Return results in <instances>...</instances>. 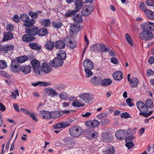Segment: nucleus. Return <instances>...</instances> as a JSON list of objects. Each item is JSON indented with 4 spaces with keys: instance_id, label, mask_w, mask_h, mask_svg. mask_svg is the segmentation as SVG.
Returning <instances> with one entry per match:
<instances>
[{
    "instance_id": "f03ea898",
    "label": "nucleus",
    "mask_w": 154,
    "mask_h": 154,
    "mask_svg": "<svg viewBox=\"0 0 154 154\" xmlns=\"http://www.w3.org/2000/svg\"><path fill=\"white\" fill-rule=\"evenodd\" d=\"M20 18L23 22V25L25 27H29L33 25L35 23V20L33 19H30L28 15L26 14H22L20 15Z\"/></svg>"
},
{
    "instance_id": "69168bd1",
    "label": "nucleus",
    "mask_w": 154,
    "mask_h": 154,
    "mask_svg": "<svg viewBox=\"0 0 154 154\" xmlns=\"http://www.w3.org/2000/svg\"><path fill=\"white\" fill-rule=\"evenodd\" d=\"M12 19L16 23H18L20 21L19 16L17 15H14L12 17Z\"/></svg>"
},
{
    "instance_id": "052dcab7",
    "label": "nucleus",
    "mask_w": 154,
    "mask_h": 154,
    "mask_svg": "<svg viewBox=\"0 0 154 154\" xmlns=\"http://www.w3.org/2000/svg\"><path fill=\"white\" fill-rule=\"evenodd\" d=\"M132 100L130 98H128L126 100V102L128 105L131 107L134 105V104L132 102Z\"/></svg>"
},
{
    "instance_id": "338daca9",
    "label": "nucleus",
    "mask_w": 154,
    "mask_h": 154,
    "mask_svg": "<svg viewBox=\"0 0 154 154\" xmlns=\"http://www.w3.org/2000/svg\"><path fill=\"white\" fill-rule=\"evenodd\" d=\"M61 123L62 128H66L67 126L70 125V124L66 122H61Z\"/></svg>"
},
{
    "instance_id": "37998d69",
    "label": "nucleus",
    "mask_w": 154,
    "mask_h": 154,
    "mask_svg": "<svg viewBox=\"0 0 154 154\" xmlns=\"http://www.w3.org/2000/svg\"><path fill=\"white\" fill-rule=\"evenodd\" d=\"M146 106V107L151 108L153 107V102L150 99H148L146 100L145 102Z\"/></svg>"
},
{
    "instance_id": "6ab92c4d",
    "label": "nucleus",
    "mask_w": 154,
    "mask_h": 154,
    "mask_svg": "<svg viewBox=\"0 0 154 154\" xmlns=\"http://www.w3.org/2000/svg\"><path fill=\"white\" fill-rule=\"evenodd\" d=\"M101 80L102 78L101 77L94 76L91 78L90 82L91 83L93 84L97 85L100 84Z\"/></svg>"
},
{
    "instance_id": "1a4fd4ad",
    "label": "nucleus",
    "mask_w": 154,
    "mask_h": 154,
    "mask_svg": "<svg viewBox=\"0 0 154 154\" xmlns=\"http://www.w3.org/2000/svg\"><path fill=\"white\" fill-rule=\"evenodd\" d=\"M80 29L79 25L75 23L72 24L70 26L69 34L71 36L75 35L79 32Z\"/></svg>"
},
{
    "instance_id": "3c124183",
    "label": "nucleus",
    "mask_w": 154,
    "mask_h": 154,
    "mask_svg": "<svg viewBox=\"0 0 154 154\" xmlns=\"http://www.w3.org/2000/svg\"><path fill=\"white\" fill-rule=\"evenodd\" d=\"M122 118H128L130 117V115L127 112L122 113L120 115Z\"/></svg>"
},
{
    "instance_id": "20e7f679",
    "label": "nucleus",
    "mask_w": 154,
    "mask_h": 154,
    "mask_svg": "<svg viewBox=\"0 0 154 154\" xmlns=\"http://www.w3.org/2000/svg\"><path fill=\"white\" fill-rule=\"evenodd\" d=\"M32 69L35 73L37 75L42 74V71L41 69L40 64L39 61L36 59H33L31 61Z\"/></svg>"
},
{
    "instance_id": "680f3d73",
    "label": "nucleus",
    "mask_w": 154,
    "mask_h": 154,
    "mask_svg": "<svg viewBox=\"0 0 154 154\" xmlns=\"http://www.w3.org/2000/svg\"><path fill=\"white\" fill-rule=\"evenodd\" d=\"M126 146L127 147L128 149H131L134 146V144L131 142H128L126 143L125 144Z\"/></svg>"
},
{
    "instance_id": "864d4df0",
    "label": "nucleus",
    "mask_w": 154,
    "mask_h": 154,
    "mask_svg": "<svg viewBox=\"0 0 154 154\" xmlns=\"http://www.w3.org/2000/svg\"><path fill=\"white\" fill-rule=\"evenodd\" d=\"M146 3L148 6L154 7V2L153 0H146Z\"/></svg>"
},
{
    "instance_id": "a878e982",
    "label": "nucleus",
    "mask_w": 154,
    "mask_h": 154,
    "mask_svg": "<svg viewBox=\"0 0 154 154\" xmlns=\"http://www.w3.org/2000/svg\"><path fill=\"white\" fill-rule=\"evenodd\" d=\"M51 118H57L63 115V112L62 111H53L51 112Z\"/></svg>"
},
{
    "instance_id": "e433bc0d",
    "label": "nucleus",
    "mask_w": 154,
    "mask_h": 154,
    "mask_svg": "<svg viewBox=\"0 0 154 154\" xmlns=\"http://www.w3.org/2000/svg\"><path fill=\"white\" fill-rule=\"evenodd\" d=\"M50 23L49 19H42L41 20L42 25L45 27H48L49 26H50Z\"/></svg>"
},
{
    "instance_id": "ea45409f",
    "label": "nucleus",
    "mask_w": 154,
    "mask_h": 154,
    "mask_svg": "<svg viewBox=\"0 0 154 154\" xmlns=\"http://www.w3.org/2000/svg\"><path fill=\"white\" fill-rule=\"evenodd\" d=\"M112 140V138L109 136V135L107 134H104L103 136V140L104 142L106 143L110 142Z\"/></svg>"
},
{
    "instance_id": "ddd939ff",
    "label": "nucleus",
    "mask_w": 154,
    "mask_h": 154,
    "mask_svg": "<svg viewBox=\"0 0 154 154\" xmlns=\"http://www.w3.org/2000/svg\"><path fill=\"white\" fill-rule=\"evenodd\" d=\"M40 117L43 119H51V112L45 110L40 111L39 114Z\"/></svg>"
},
{
    "instance_id": "f3484780",
    "label": "nucleus",
    "mask_w": 154,
    "mask_h": 154,
    "mask_svg": "<svg viewBox=\"0 0 154 154\" xmlns=\"http://www.w3.org/2000/svg\"><path fill=\"white\" fill-rule=\"evenodd\" d=\"M137 106L139 110L141 112H143L146 110V108L147 107L145 103L141 101H139L137 102Z\"/></svg>"
},
{
    "instance_id": "49530a36",
    "label": "nucleus",
    "mask_w": 154,
    "mask_h": 154,
    "mask_svg": "<svg viewBox=\"0 0 154 154\" xmlns=\"http://www.w3.org/2000/svg\"><path fill=\"white\" fill-rule=\"evenodd\" d=\"M92 69H85L84 71L86 73V77L87 78H89L93 75V72L91 70Z\"/></svg>"
},
{
    "instance_id": "e2e57ef3",
    "label": "nucleus",
    "mask_w": 154,
    "mask_h": 154,
    "mask_svg": "<svg viewBox=\"0 0 154 154\" xmlns=\"http://www.w3.org/2000/svg\"><path fill=\"white\" fill-rule=\"evenodd\" d=\"M6 45L8 51H13L14 49V46L12 44Z\"/></svg>"
},
{
    "instance_id": "a211bd4d",
    "label": "nucleus",
    "mask_w": 154,
    "mask_h": 154,
    "mask_svg": "<svg viewBox=\"0 0 154 154\" xmlns=\"http://www.w3.org/2000/svg\"><path fill=\"white\" fill-rule=\"evenodd\" d=\"M83 65L85 69H92L94 67V64L92 62L88 59H86L84 60Z\"/></svg>"
},
{
    "instance_id": "774afa93",
    "label": "nucleus",
    "mask_w": 154,
    "mask_h": 154,
    "mask_svg": "<svg viewBox=\"0 0 154 154\" xmlns=\"http://www.w3.org/2000/svg\"><path fill=\"white\" fill-rule=\"evenodd\" d=\"M0 51H5L7 52L8 51L6 45H0Z\"/></svg>"
},
{
    "instance_id": "bb28decb",
    "label": "nucleus",
    "mask_w": 154,
    "mask_h": 154,
    "mask_svg": "<svg viewBox=\"0 0 154 154\" xmlns=\"http://www.w3.org/2000/svg\"><path fill=\"white\" fill-rule=\"evenodd\" d=\"M14 38L13 33L10 32H8L5 33L4 34V37L2 40V41H6L8 40L12 39Z\"/></svg>"
},
{
    "instance_id": "b1692460",
    "label": "nucleus",
    "mask_w": 154,
    "mask_h": 154,
    "mask_svg": "<svg viewBox=\"0 0 154 154\" xmlns=\"http://www.w3.org/2000/svg\"><path fill=\"white\" fill-rule=\"evenodd\" d=\"M103 154H114L115 150L114 147L112 146H106L105 150L103 152Z\"/></svg>"
},
{
    "instance_id": "58836bf2",
    "label": "nucleus",
    "mask_w": 154,
    "mask_h": 154,
    "mask_svg": "<svg viewBox=\"0 0 154 154\" xmlns=\"http://www.w3.org/2000/svg\"><path fill=\"white\" fill-rule=\"evenodd\" d=\"M20 67L16 65H11L10 66V70L11 71L13 72H17L20 71Z\"/></svg>"
},
{
    "instance_id": "c756f323",
    "label": "nucleus",
    "mask_w": 154,
    "mask_h": 154,
    "mask_svg": "<svg viewBox=\"0 0 154 154\" xmlns=\"http://www.w3.org/2000/svg\"><path fill=\"white\" fill-rule=\"evenodd\" d=\"M130 82V85L132 88L136 87L139 82L138 80L135 77L132 78Z\"/></svg>"
},
{
    "instance_id": "4468645a",
    "label": "nucleus",
    "mask_w": 154,
    "mask_h": 154,
    "mask_svg": "<svg viewBox=\"0 0 154 154\" xmlns=\"http://www.w3.org/2000/svg\"><path fill=\"white\" fill-rule=\"evenodd\" d=\"M55 44L51 40H48L46 42L44 45L45 48L48 51L52 50L55 46Z\"/></svg>"
},
{
    "instance_id": "4d7b16f0",
    "label": "nucleus",
    "mask_w": 154,
    "mask_h": 154,
    "mask_svg": "<svg viewBox=\"0 0 154 154\" xmlns=\"http://www.w3.org/2000/svg\"><path fill=\"white\" fill-rule=\"evenodd\" d=\"M60 97L62 99H65L68 97L67 94L65 93L62 92L59 94Z\"/></svg>"
},
{
    "instance_id": "473e14b6",
    "label": "nucleus",
    "mask_w": 154,
    "mask_h": 154,
    "mask_svg": "<svg viewBox=\"0 0 154 154\" xmlns=\"http://www.w3.org/2000/svg\"><path fill=\"white\" fill-rule=\"evenodd\" d=\"M73 20L75 22L78 23H81L83 21L82 16L80 14H77L74 16L73 18Z\"/></svg>"
},
{
    "instance_id": "cd10ccee",
    "label": "nucleus",
    "mask_w": 154,
    "mask_h": 154,
    "mask_svg": "<svg viewBox=\"0 0 154 154\" xmlns=\"http://www.w3.org/2000/svg\"><path fill=\"white\" fill-rule=\"evenodd\" d=\"M48 30L45 28H42L38 31V35L39 36H43L48 34Z\"/></svg>"
},
{
    "instance_id": "72a5a7b5",
    "label": "nucleus",
    "mask_w": 154,
    "mask_h": 154,
    "mask_svg": "<svg viewBox=\"0 0 154 154\" xmlns=\"http://www.w3.org/2000/svg\"><path fill=\"white\" fill-rule=\"evenodd\" d=\"M85 104L82 102L81 100H75L73 103L72 105L74 107H80L83 106Z\"/></svg>"
},
{
    "instance_id": "2f4dec72",
    "label": "nucleus",
    "mask_w": 154,
    "mask_h": 154,
    "mask_svg": "<svg viewBox=\"0 0 154 154\" xmlns=\"http://www.w3.org/2000/svg\"><path fill=\"white\" fill-rule=\"evenodd\" d=\"M145 14L147 17L149 19L154 20V12L149 10L145 11Z\"/></svg>"
},
{
    "instance_id": "603ef678",
    "label": "nucleus",
    "mask_w": 154,
    "mask_h": 154,
    "mask_svg": "<svg viewBox=\"0 0 154 154\" xmlns=\"http://www.w3.org/2000/svg\"><path fill=\"white\" fill-rule=\"evenodd\" d=\"M56 59V58H55L53 60L50 61V65L53 67H57Z\"/></svg>"
},
{
    "instance_id": "393cba45",
    "label": "nucleus",
    "mask_w": 154,
    "mask_h": 154,
    "mask_svg": "<svg viewBox=\"0 0 154 154\" xmlns=\"http://www.w3.org/2000/svg\"><path fill=\"white\" fill-rule=\"evenodd\" d=\"M114 79L116 81H120L123 78V74L120 71L116 72L112 75Z\"/></svg>"
},
{
    "instance_id": "5fc2aeb1",
    "label": "nucleus",
    "mask_w": 154,
    "mask_h": 154,
    "mask_svg": "<svg viewBox=\"0 0 154 154\" xmlns=\"http://www.w3.org/2000/svg\"><path fill=\"white\" fill-rule=\"evenodd\" d=\"M7 30L8 32L12 31L14 28V26L11 24H8L6 26Z\"/></svg>"
},
{
    "instance_id": "5701e85b",
    "label": "nucleus",
    "mask_w": 154,
    "mask_h": 154,
    "mask_svg": "<svg viewBox=\"0 0 154 154\" xmlns=\"http://www.w3.org/2000/svg\"><path fill=\"white\" fill-rule=\"evenodd\" d=\"M63 41L60 40L56 42L55 47L56 49H61L65 48L66 44Z\"/></svg>"
},
{
    "instance_id": "f8f14e48",
    "label": "nucleus",
    "mask_w": 154,
    "mask_h": 154,
    "mask_svg": "<svg viewBox=\"0 0 154 154\" xmlns=\"http://www.w3.org/2000/svg\"><path fill=\"white\" fill-rule=\"evenodd\" d=\"M41 69L45 74L49 73L51 70V68L48 64V63L45 62L42 64Z\"/></svg>"
},
{
    "instance_id": "c9c22d12",
    "label": "nucleus",
    "mask_w": 154,
    "mask_h": 154,
    "mask_svg": "<svg viewBox=\"0 0 154 154\" xmlns=\"http://www.w3.org/2000/svg\"><path fill=\"white\" fill-rule=\"evenodd\" d=\"M57 57L60 59L64 60L66 58V54L65 52L63 50L59 51L57 54Z\"/></svg>"
},
{
    "instance_id": "0e129e2a",
    "label": "nucleus",
    "mask_w": 154,
    "mask_h": 154,
    "mask_svg": "<svg viewBox=\"0 0 154 154\" xmlns=\"http://www.w3.org/2000/svg\"><path fill=\"white\" fill-rule=\"evenodd\" d=\"M139 8L142 11H144L145 12V11L146 10V7L144 3H140L139 5Z\"/></svg>"
},
{
    "instance_id": "c03bdc74",
    "label": "nucleus",
    "mask_w": 154,
    "mask_h": 154,
    "mask_svg": "<svg viewBox=\"0 0 154 154\" xmlns=\"http://www.w3.org/2000/svg\"><path fill=\"white\" fill-rule=\"evenodd\" d=\"M76 12L74 10L68 11L66 12L65 15L66 17H69L74 15Z\"/></svg>"
},
{
    "instance_id": "c85d7f7f",
    "label": "nucleus",
    "mask_w": 154,
    "mask_h": 154,
    "mask_svg": "<svg viewBox=\"0 0 154 154\" xmlns=\"http://www.w3.org/2000/svg\"><path fill=\"white\" fill-rule=\"evenodd\" d=\"M70 37H68L65 38L63 39L65 41H69V45L72 49L74 48L76 46V43L75 41H72L70 40Z\"/></svg>"
},
{
    "instance_id": "9d476101",
    "label": "nucleus",
    "mask_w": 154,
    "mask_h": 154,
    "mask_svg": "<svg viewBox=\"0 0 154 154\" xmlns=\"http://www.w3.org/2000/svg\"><path fill=\"white\" fill-rule=\"evenodd\" d=\"M85 134L89 139H93L96 138L97 136V133L93 129H88L86 130Z\"/></svg>"
},
{
    "instance_id": "7c9ffc66",
    "label": "nucleus",
    "mask_w": 154,
    "mask_h": 154,
    "mask_svg": "<svg viewBox=\"0 0 154 154\" xmlns=\"http://www.w3.org/2000/svg\"><path fill=\"white\" fill-rule=\"evenodd\" d=\"M112 81L109 79L106 78L102 80L101 84L103 86H108L112 83Z\"/></svg>"
},
{
    "instance_id": "de8ad7c7",
    "label": "nucleus",
    "mask_w": 154,
    "mask_h": 154,
    "mask_svg": "<svg viewBox=\"0 0 154 154\" xmlns=\"http://www.w3.org/2000/svg\"><path fill=\"white\" fill-rule=\"evenodd\" d=\"M7 67V63L5 60H0V69H4Z\"/></svg>"
},
{
    "instance_id": "79ce46f5",
    "label": "nucleus",
    "mask_w": 154,
    "mask_h": 154,
    "mask_svg": "<svg viewBox=\"0 0 154 154\" xmlns=\"http://www.w3.org/2000/svg\"><path fill=\"white\" fill-rule=\"evenodd\" d=\"M125 38L128 43L131 46L133 45V42L132 39L130 35L128 33L125 34Z\"/></svg>"
},
{
    "instance_id": "6e6d98bb",
    "label": "nucleus",
    "mask_w": 154,
    "mask_h": 154,
    "mask_svg": "<svg viewBox=\"0 0 154 154\" xmlns=\"http://www.w3.org/2000/svg\"><path fill=\"white\" fill-rule=\"evenodd\" d=\"M110 122V120L108 119H105L102 120L100 122L101 125H106L109 123Z\"/></svg>"
},
{
    "instance_id": "9b49d317",
    "label": "nucleus",
    "mask_w": 154,
    "mask_h": 154,
    "mask_svg": "<svg viewBox=\"0 0 154 154\" xmlns=\"http://www.w3.org/2000/svg\"><path fill=\"white\" fill-rule=\"evenodd\" d=\"M115 136L117 139L119 140L124 139L127 137L125 131L123 130H120L116 132Z\"/></svg>"
},
{
    "instance_id": "dca6fc26",
    "label": "nucleus",
    "mask_w": 154,
    "mask_h": 154,
    "mask_svg": "<svg viewBox=\"0 0 154 154\" xmlns=\"http://www.w3.org/2000/svg\"><path fill=\"white\" fill-rule=\"evenodd\" d=\"M31 67L30 65H22L20 68V70L25 74L30 72Z\"/></svg>"
},
{
    "instance_id": "412c9836",
    "label": "nucleus",
    "mask_w": 154,
    "mask_h": 154,
    "mask_svg": "<svg viewBox=\"0 0 154 154\" xmlns=\"http://www.w3.org/2000/svg\"><path fill=\"white\" fill-rule=\"evenodd\" d=\"M45 91L48 95L51 97L57 96L58 94L55 90L52 88H48L45 89Z\"/></svg>"
},
{
    "instance_id": "bf43d9fd",
    "label": "nucleus",
    "mask_w": 154,
    "mask_h": 154,
    "mask_svg": "<svg viewBox=\"0 0 154 154\" xmlns=\"http://www.w3.org/2000/svg\"><path fill=\"white\" fill-rule=\"evenodd\" d=\"M29 15L33 19H36L37 18L38 16L35 12L33 11H30L29 12Z\"/></svg>"
},
{
    "instance_id": "4c0bfd02",
    "label": "nucleus",
    "mask_w": 154,
    "mask_h": 154,
    "mask_svg": "<svg viewBox=\"0 0 154 154\" xmlns=\"http://www.w3.org/2000/svg\"><path fill=\"white\" fill-rule=\"evenodd\" d=\"M32 85L34 86H36L38 85H40V86L45 87L49 85L48 83L47 82L40 81H38L35 83H32Z\"/></svg>"
},
{
    "instance_id": "6e6552de",
    "label": "nucleus",
    "mask_w": 154,
    "mask_h": 154,
    "mask_svg": "<svg viewBox=\"0 0 154 154\" xmlns=\"http://www.w3.org/2000/svg\"><path fill=\"white\" fill-rule=\"evenodd\" d=\"M94 10V6L93 5H85L82 9L81 13L83 16H88Z\"/></svg>"
},
{
    "instance_id": "a18cd8bd",
    "label": "nucleus",
    "mask_w": 154,
    "mask_h": 154,
    "mask_svg": "<svg viewBox=\"0 0 154 154\" xmlns=\"http://www.w3.org/2000/svg\"><path fill=\"white\" fill-rule=\"evenodd\" d=\"M56 66H57V67H59L62 66L63 63V60L57 57L56 58Z\"/></svg>"
},
{
    "instance_id": "8fccbe9b",
    "label": "nucleus",
    "mask_w": 154,
    "mask_h": 154,
    "mask_svg": "<svg viewBox=\"0 0 154 154\" xmlns=\"http://www.w3.org/2000/svg\"><path fill=\"white\" fill-rule=\"evenodd\" d=\"M54 27H55L57 29L60 28L62 25V23L60 22H54L53 23Z\"/></svg>"
},
{
    "instance_id": "aec40b11",
    "label": "nucleus",
    "mask_w": 154,
    "mask_h": 154,
    "mask_svg": "<svg viewBox=\"0 0 154 154\" xmlns=\"http://www.w3.org/2000/svg\"><path fill=\"white\" fill-rule=\"evenodd\" d=\"M75 9L76 12L79 11L84 4V2L82 0H77L75 1Z\"/></svg>"
},
{
    "instance_id": "f704fd0d",
    "label": "nucleus",
    "mask_w": 154,
    "mask_h": 154,
    "mask_svg": "<svg viewBox=\"0 0 154 154\" xmlns=\"http://www.w3.org/2000/svg\"><path fill=\"white\" fill-rule=\"evenodd\" d=\"M29 46L30 47L33 49H35L37 50H40L41 48V46L39 45L38 44L35 43H31L29 44Z\"/></svg>"
},
{
    "instance_id": "13d9d810",
    "label": "nucleus",
    "mask_w": 154,
    "mask_h": 154,
    "mask_svg": "<svg viewBox=\"0 0 154 154\" xmlns=\"http://www.w3.org/2000/svg\"><path fill=\"white\" fill-rule=\"evenodd\" d=\"M107 116V113L105 112L99 114L97 116V117L100 119H102Z\"/></svg>"
},
{
    "instance_id": "423d86ee",
    "label": "nucleus",
    "mask_w": 154,
    "mask_h": 154,
    "mask_svg": "<svg viewBox=\"0 0 154 154\" xmlns=\"http://www.w3.org/2000/svg\"><path fill=\"white\" fill-rule=\"evenodd\" d=\"M154 35L152 33L149 31H143L139 34V38L144 41H148L153 38Z\"/></svg>"
},
{
    "instance_id": "a19ab883",
    "label": "nucleus",
    "mask_w": 154,
    "mask_h": 154,
    "mask_svg": "<svg viewBox=\"0 0 154 154\" xmlns=\"http://www.w3.org/2000/svg\"><path fill=\"white\" fill-rule=\"evenodd\" d=\"M17 60L20 63H22L25 62L28 60V57L26 56H22L17 57Z\"/></svg>"
},
{
    "instance_id": "f257e3e1",
    "label": "nucleus",
    "mask_w": 154,
    "mask_h": 154,
    "mask_svg": "<svg viewBox=\"0 0 154 154\" xmlns=\"http://www.w3.org/2000/svg\"><path fill=\"white\" fill-rule=\"evenodd\" d=\"M29 28L26 29V32L27 34L23 35L22 37V40L28 42L32 41L35 39V38L32 36L38 34V31L39 29L38 27L35 26H31Z\"/></svg>"
},
{
    "instance_id": "7ed1b4c3",
    "label": "nucleus",
    "mask_w": 154,
    "mask_h": 154,
    "mask_svg": "<svg viewBox=\"0 0 154 154\" xmlns=\"http://www.w3.org/2000/svg\"><path fill=\"white\" fill-rule=\"evenodd\" d=\"M70 135L74 137H78L83 134V130L78 126L71 127L69 130Z\"/></svg>"
},
{
    "instance_id": "39448f33",
    "label": "nucleus",
    "mask_w": 154,
    "mask_h": 154,
    "mask_svg": "<svg viewBox=\"0 0 154 154\" xmlns=\"http://www.w3.org/2000/svg\"><path fill=\"white\" fill-rule=\"evenodd\" d=\"M79 97L85 105V103L90 104L94 99L93 96L88 93H81L79 95Z\"/></svg>"
},
{
    "instance_id": "09e8293b",
    "label": "nucleus",
    "mask_w": 154,
    "mask_h": 154,
    "mask_svg": "<svg viewBox=\"0 0 154 154\" xmlns=\"http://www.w3.org/2000/svg\"><path fill=\"white\" fill-rule=\"evenodd\" d=\"M148 112V109L146 108V111H145L144 112H140L139 114L143 116L146 117H147L149 116L153 112L152 111H149L148 113H147Z\"/></svg>"
},
{
    "instance_id": "2eb2a0df",
    "label": "nucleus",
    "mask_w": 154,
    "mask_h": 154,
    "mask_svg": "<svg viewBox=\"0 0 154 154\" xmlns=\"http://www.w3.org/2000/svg\"><path fill=\"white\" fill-rule=\"evenodd\" d=\"M105 45H101L100 44H96L93 45L91 47V50L92 52L94 51L99 52L100 50L103 49V47Z\"/></svg>"
},
{
    "instance_id": "0eeeda50",
    "label": "nucleus",
    "mask_w": 154,
    "mask_h": 154,
    "mask_svg": "<svg viewBox=\"0 0 154 154\" xmlns=\"http://www.w3.org/2000/svg\"><path fill=\"white\" fill-rule=\"evenodd\" d=\"M154 24L153 23L149 22L143 23L140 25L141 29L143 31H154Z\"/></svg>"
},
{
    "instance_id": "4be33fe9",
    "label": "nucleus",
    "mask_w": 154,
    "mask_h": 154,
    "mask_svg": "<svg viewBox=\"0 0 154 154\" xmlns=\"http://www.w3.org/2000/svg\"><path fill=\"white\" fill-rule=\"evenodd\" d=\"M100 122L97 120L94 119L93 121H88L86 122L85 124L86 125L92 126L95 128L97 127L99 125Z\"/></svg>"
}]
</instances>
